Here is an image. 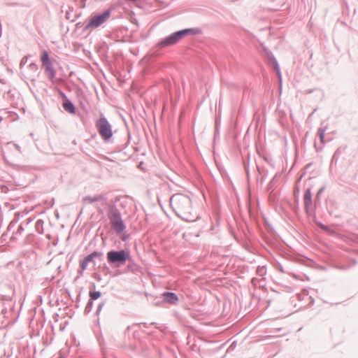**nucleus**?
I'll return each instance as SVG.
<instances>
[{"label": "nucleus", "instance_id": "1", "mask_svg": "<svg viewBox=\"0 0 358 358\" xmlns=\"http://www.w3.org/2000/svg\"><path fill=\"white\" fill-rule=\"evenodd\" d=\"M170 205L176 215L182 220L190 222L196 217L192 214L191 199L183 194H174L170 199Z\"/></svg>", "mask_w": 358, "mask_h": 358}, {"label": "nucleus", "instance_id": "2", "mask_svg": "<svg viewBox=\"0 0 358 358\" xmlns=\"http://www.w3.org/2000/svg\"><path fill=\"white\" fill-rule=\"evenodd\" d=\"M106 258L112 267L117 268L125 264L127 260H131V252L129 249L111 250L107 252Z\"/></svg>", "mask_w": 358, "mask_h": 358}, {"label": "nucleus", "instance_id": "3", "mask_svg": "<svg viewBox=\"0 0 358 358\" xmlns=\"http://www.w3.org/2000/svg\"><path fill=\"white\" fill-rule=\"evenodd\" d=\"M111 11L109 9L103 13H93L90 17L87 23L85 25L83 30L87 31L90 29H96L101 26L110 17Z\"/></svg>", "mask_w": 358, "mask_h": 358}, {"label": "nucleus", "instance_id": "4", "mask_svg": "<svg viewBox=\"0 0 358 358\" xmlns=\"http://www.w3.org/2000/svg\"><path fill=\"white\" fill-rule=\"evenodd\" d=\"M97 131L105 141H109L113 136L112 127L106 117H100L96 122Z\"/></svg>", "mask_w": 358, "mask_h": 358}, {"label": "nucleus", "instance_id": "5", "mask_svg": "<svg viewBox=\"0 0 358 358\" xmlns=\"http://www.w3.org/2000/svg\"><path fill=\"white\" fill-rule=\"evenodd\" d=\"M41 61L49 80L50 81H53L56 76L57 72L53 66L52 62L50 59L48 52L46 50H43L42 51L41 55Z\"/></svg>", "mask_w": 358, "mask_h": 358}, {"label": "nucleus", "instance_id": "6", "mask_svg": "<svg viewBox=\"0 0 358 358\" xmlns=\"http://www.w3.org/2000/svg\"><path fill=\"white\" fill-rule=\"evenodd\" d=\"M303 200L304 204V210L307 215L314 216L315 214V208L313 206V199L310 187L306 189Z\"/></svg>", "mask_w": 358, "mask_h": 358}, {"label": "nucleus", "instance_id": "7", "mask_svg": "<svg viewBox=\"0 0 358 358\" xmlns=\"http://www.w3.org/2000/svg\"><path fill=\"white\" fill-rule=\"evenodd\" d=\"M180 41L178 31H175L170 35L160 39L157 43L159 48H164L177 44Z\"/></svg>", "mask_w": 358, "mask_h": 358}, {"label": "nucleus", "instance_id": "8", "mask_svg": "<svg viewBox=\"0 0 358 358\" xmlns=\"http://www.w3.org/2000/svg\"><path fill=\"white\" fill-rule=\"evenodd\" d=\"M266 59L267 63L270 66H271L273 68V69L275 70L279 80H281L282 76H281V72H280V69L279 67V64H278V61L275 59V56L271 51H268V50L266 51Z\"/></svg>", "mask_w": 358, "mask_h": 358}, {"label": "nucleus", "instance_id": "9", "mask_svg": "<svg viewBox=\"0 0 358 358\" xmlns=\"http://www.w3.org/2000/svg\"><path fill=\"white\" fill-rule=\"evenodd\" d=\"M108 212L107 215L110 220V223L113 222L115 220H119L122 217L121 213L120 210L117 208L115 203H110L108 205Z\"/></svg>", "mask_w": 358, "mask_h": 358}, {"label": "nucleus", "instance_id": "10", "mask_svg": "<svg viewBox=\"0 0 358 358\" xmlns=\"http://www.w3.org/2000/svg\"><path fill=\"white\" fill-rule=\"evenodd\" d=\"M180 40L187 36H196L202 34V29L197 27L194 28H186L179 31H177Z\"/></svg>", "mask_w": 358, "mask_h": 358}, {"label": "nucleus", "instance_id": "11", "mask_svg": "<svg viewBox=\"0 0 358 358\" xmlns=\"http://www.w3.org/2000/svg\"><path fill=\"white\" fill-rule=\"evenodd\" d=\"M163 301L171 305H176L179 301V298L175 292H164L162 294Z\"/></svg>", "mask_w": 358, "mask_h": 358}, {"label": "nucleus", "instance_id": "12", "mask_svg": "<svg viewBox=\"0 0 358 358\" xmlns=\"http://www.w3.org/2000/svg\"><path fill=\"white\" fill-rule=\"evenodd\" d=\"M110 225L117 234H122L127 227L122 217L111 222Z\"/></svg>", "mask_w": 358, "mask_h": 358}, {"label": "nucleus", "instance_id": "13", "mask_svg": "<svg viewBox=\"0 0 358 358\" xmlns=\"http://www.w3.org/2000/svg\"><path fill=\"white\" fill-rule=\"evenodd\" d=\"M62 106L66 112L71 114H76V108L69 99H66L65 101H63Z\"/></svg>", "mask_w": 358, "mask_h": 358}, {"label": "nucleus", "instance_id": "14", "mask_svg": "<svg viewBox=\"0 0 358 358\" xmlns=\"http://www.w3.org/2000/svg\"><path fill=\"white\" fill-rule=\"evenodd\" d=\"M95 288H96L95 284L92 283V287L90 288V292H89L90 299H91L92 301L97 300L98 299H99L101 296V292L100 291H96Z\"/></svg>", "mask_w": 358, "mask_h": 358}, {"label": "nucleus", "instance_id": "15", "mask_svg": "<svg viewBox=\"0 0 358 358\" xmlns=\"http://www.w3.org/2000/svg\"><path fill=\"white\" fill-rule=\"evenodd\" d=\"M104 199L105 196L103 194H98L94 196H86L83 198L84 201H88L90 203L101 201Z\"/></svg>", "mask_w": 358, "mask_h": 358}, {"label": "nucleus", "instance_id": "16", "mask_svg": "<svg viewBox=\"0 0 358 358\" xmlns=\"http://www.w3.org/2000/svg\"><path fill=\"white\" fill-rule=\"evenodd\" d=\"M43 221L41 219L38 220L35 223L36 231L40 234L43 233Z\"/></svg>", "mask_w": 358, "mask_h": 358}, {"label": "nucleus", "instance_id": "17", "mask_svg": "<svg viewBox=\"0 0 358 358\" xmlns=\"http://www.w3.org/2000/svg\"><path fill=\"white\" fill-rule=\"evenodd\" d=\"M32 221V219L29 218L27 219L24 222H22L20 226L18 227V229L17 231L14 234L15 235L21 234V233L24 231V225H28Z\"/></svg>", "mask_w": 358, "mask_h": 358}, {"label": "nucleus", "instance_id": "18", "mask_svg": "<svg viewBox=\"0 0 358 358\" xmlns=\"http://www.w3.org/2000/svg\"><path fill=\"white\" fill-rule=\"evenodd\" d=\"M138 326V324H134L131 326H128L124 331V334L126 336L128 335V336H129V333L131 331H132L133 333L135 334L136 332L138 331V329H137Z\"/></svg>", "mask_w": 358, "mask_h": 358}, {"label": "nucleus", "instance_id": "19", "mask_svg": "<svg viewBox=\"0 0 358 358\" xmlns=\"http://www.w3.org/2000/svg\"><path fill=\"white\" fill-rule=\"evenodd\" d=\"M128 261L129 262V263L127 265L128 269L132 272H135V271H138V266L136 263L134 262L131 257V260H128Z\"/></svg>", "mask_w": 358, "mask_h": 358}, {"label": "nucleus", "instance_id": "20", "mask_svg": "<svg viewBox=\"0 0 358 358\" xmlns=\"http://www.w3.org/2000/svg\"><path fill=\"white\" fill-rule=\"evenodd\" d=\"M341 149L340 148H338L335 152L334 153L333 156H332V158H331V164H333L334 163V164H336L339 157H340V155H341Z\"/></svg>", "mask_w": 358, "mask_h": 358}, {"label": "nucleus", "instance_id": "21", "mask_svg": "<svg viewBox=\"0 0 358 358\" xmlns=\"http://www.w3.org/2000/svg\"><path fill=\"white\" fill-rule=\"evenodd\" d=\"M90 262L84 257L80 262V266L81 270L79 271L80 275H83V271L87 268V265Z\"/></svg>", "mask_w": 358, "mask_h": 358}, {"label": "nucleus", "instance_id": "22", "mask_svg": "<svg viewBox=\"0 0 358 358\" xmlns=\"http://www.w3.org/2000/svg\"><path fill=\"white\" fill-rule=\"evenodd\" d=\"M326 127H320L317 129V136L321 141V143L324 142V134H325Z\"/></svg>", "mask_w": 358, "mask_h": 358}, {"label": "nucleus", "instance_id": "23", "mask_svg": "<svg viewBox=\"0 0 358 358\" xmlns=\"http://www.w3.org/2000/svg\"><path fill=\"white\" fill-rule=\"evenodd\" d=\"M308 296V291L306 289H303L300 293L296 294L297 299L299 301H303L305 297Z\"/></svg>", "mask_w": 358, "mask_h": 358}, {"label": "nucleus", "instance_id": "24", "mask_svg": "<svg viewBox=\"0 0 358 358\" xmlns=\"http://www.w3.org/2000/svg\"><path fill=\"white\" fill-rule=\"evenodd\" d=\"M92 255L94 259H98L100 262H102L103 260V252L96 250L92 252Z\"/></svg>", "mask_w": 358, "mask_h": 358}, {"label": "nucleus", "instance_id": "25", "mask_svg": "<svg viewBox=\"0 0 358 358\" xmlns=\"http://www.w3.org/2000/svg\"><path fill=\"white\" fill-rule=\"evenodd\" d=\"M243 166H244V169H245V173H246L248 178H249V175H250V171H249V155H248V159H245L243 157Z\"/></svg>", "mask_w": 358, "mask_h": 358}, {"label": "nucleus", "instance_id": "26", "mask_svg": "<svg viewBox=\"0 0 358 358\" xmlns=\"http://www.w3.org/2000/svg\"><path fill=\"white\" fill-rule=\"evenodd\" d=\"M93 304H94V301L89 299V301H87V303L86 304L85 308V314H88L91 312L92 307H93Z\"/></svg>", "mask_w": 358, "mask_h": 358}, {"label": "nucleus", "instance_id": "27", "mask_svg": "<svg viewBox=\"0 0 358 358\" xmlns=\"http://www.w3.org/2000/svg\"><path fill=\"white\" fill-rule=\"evenodd\" d=\"M324 189H325V186H322V187H320L319 189V190L317 191V192L316 194L315 198V203H317V201H320V195L323 193Z\"/></svg>", "mask_w": 358, "mask_h": 358}, {"label": "nucleus", "instance_id": "28", "mask_svg": "<svg viewBox=\"0 0 358 358\" xmlns=\"http://www.w3.org/2000/svg\"><path fill=\"white\" fill-rule=\"evenodd\" d=\"M18 222V217H14L13 220L9 223L7 230L10 231L17 223Z\"/></svg>", "mask_w": 358, "mask_h": 358}, {"label": "nucleus", "instance_id": "29", "mask_svg": "<svg viewBox=\"0 0 358 358\" xmlns=\"http://www.w3.org/2000/svg\"><path fill=\"white\" fill-rule=\"evenodd\" d=\"M1 299L3 301H11L13 299L12 295L10 294H3L1 296Z\"/></svg>", "mask_w": 358, "mask_h": 358}, {"label": "nucleus", "instance_id": "30", "mask_svg": "<svg viewBox=\"0 0 358 358\" xmlns=\"http://www.w3.org/2000/svg\"><path fill=\"white\" fill-rule=\"evenodd\" d=\"M29 69L31 71H36L38 70V65L35 62H31L29 64Z\"/></svg>", "mask_w": 358, "mask_h": 358}, {"label": "nucleus", "instance_id": "31", "mask_svg": "<svg viewBox=\"0 0 358 358\" xmlns=\"http://www.w3.org/2000/svg\"><path fill=\"white\" fill-rule=\"evenodd\" d=\"M58 93L60 97L62 99L63 101H65L66 99H69V98L63 91L59 90Z\"/></svg>", "mask_w": 358, "mask_h": 358}, {"label": "nucleus", "instance_id": "32", "mask_svg": "<svg viewBox=\"0 0 358 358\" xmlns=\"http://www.w3.org/2000/svg\"><path fill=\"white\" fill-rule=\"evenodd\" d=\"M104 305H105V301H102V302H101V303L99 304V306H98V307H97V309H96V315H99V313H100V312H101V310H102V308H103V307L104 306Z\"/></svg>", "mask_w": 358, "mask_h": 358}, {"label": "nucleus", "instance_id": "33", "mask_svg": "<svg viewBox=\"0 0 358 358\" xmlns=\"http://www.w3.org/2000/svg\"><path fill=\"white\" fill-rule=\"evenodd\" d=\"M85 259L90 263V262H93L94 264H95V262H94V257L92 256V253L87 255V256L85 257Z\"/></svg>", "mask_w": 358, "mask_h": 358}, {"label": "nucleus", "instance_id": "34", "mask_svg": "<svg viewBox=\"0 0 358 358\" xmlns=\"http://www.w3.org/2000/svg\"><path fill=\"white\" fill-rule=\"evenodd\" d=\"M27 62V57L25 56L20 61V67H22V66L25 65Z\"/></svg>", "mask_w": 358, "mask_h": 358}, {"label": "nucleus", "instance_id": "35", "mask_svg": "<svg viewBox=\"0 0 358 358\" xmlns=\"http://www.w3.org/2000/svg\"><path fill=\"white\" fill-rule=\"evenodd\" d=\"M8 144H12L19 152H21V148L18 144L12 143H9Z\"/></svg>", "mask_w": 358, "mask_h": 358}, {"label": "nucleus", "instance_id": "36", "mask_svg": "<svg viewBox=\"0 0 358 358\" xmlns=\"http://www.w3.org/2000/svg\"><path fill=\"white\" fill-rule=\"evenodd\" d=\"M18 3L17 2H12V3H8V6H17Z\"/></svg>", "mask_w": 358, "mask_h": 358}, {"label": "nucleus", "instance_id": "37", "mask_svg": "<svg viewBox=\"0 0 358 358\" xmlns=\"http://www.w3.org/2000/svg\"><path fill=\"white\" fill-rule=\"evenodd\" d=\"M309 299H310V302L309 303L308 306H312L314 303V299L312 296H309Z\"/></svg>", "mask_w": 358, "mask_h": 358}, {"label": "nucleus", "instance_id": "38", "mask_svg": "<svg viewBox=\"0 0 358 358\" xmlns=\"http://www.w3.org/2000/svg\"><path fill=\"white\" fill-rule=\"evenodd\" d=\"M318 226H320L322 229H326L327 228V226L321 222L318 223L317 224Z\"/></svg>", "mask_w": 358, "mask_h": 358}, {"label": "nucleus", "instance_id": "39", "mask_svg": "<svg viewBox=\"0 0 358 358\" xmlns=\"http://www.w3.org/2000/svg\"><path fill=\"white\" fill-rule=\"evenodd\" d=\"M80 300V292H79L78 295L76 297V302L78 303Z\"/></svg>", "mask_w": 358, "mask_h": 358}, {"label": "nucleus", "instance_id": "40", "mask_svg": "<svg viewBox=\"0 0 358 358\" xmlns=\"http://www.w3.org/2000/svg\"><path fill=\"white\" fill-rule=\"evenodd\" d=\"M20 212H17L15 213V217H18V219L20 218Z\"/></svg>", "mask_w": 358, "mask_h": 358}, {"label": "nucleus", "instance_id": "41", "mask_svg": "<svg viewBox=\"0 0 358 358\" xmlns=\"http://www.w3.org/2000/svg\"><path fill=\"white\" fill-rule=\"evenodd\" d=\"M97 275V277H96V279H97L98 280H101V275H99V274H96Z\"/></svg>", "mask_w": 358, "mask_h": 358}, {"label": "nucleus", "instance_id": "42", "mask_svg": "<svg viewBox=\"0 0 358 358\" xmlns=\"http://www.w3.org/2000/svg\"><path fill=\"white\" fill-rule=\"evenodd\" d=\"M97 210L99 213H103V210L101 208H99Z\"/></svg>", "mask_w": 358, "mask_h": 358}, {"label": "nucleus", "instance_id": "43", "mask_svg": "<svg viewBox=\"0 0 358 358\" xmlns=\"http://www.w3.org/2000/svg\"><path fill=\"white\" fill-rule=\"evenodd\" d=\"M310 166H311V163H309V164H308L306 165V169H308V168H310Z\"/></svg>", "mask_w": 358, "mask_h": 358}, {"label": "nucleus", "instance_id": "44", "mask_svg": "<svg viewBox=\"0 0 358 358\" xmlns=\"http://www.w3.org/2000/svg\"><path fill=\"white\" fill-rule=\"evenodd\" d=\"M8 287L10 288V289L12 292H13V290L12 289V287H11V286H10V285H9V286H8Z\"/></svg>", "mask_w": 358, "mask_h": 358}, {"label": "nucleus", "instance_id": "45", "mask_svg": "<svg viewBox=\"0 0 358 358\" xmlns=\"http://www.w3.org/2000/svg\"><path fill=\"white\" fill-rule=\"evenodd\" d=\"M280 270L282 272H283V271H282V266H280Z\"/></svg>", "mask_w": 358, "mask_h": 358}, {"label": "nucleus", "instance_id": "46", "mask_svg": "<svg viewBox=\"0 0 358 358\" xmlns=\"http://www.w3.org/2000/svg\"><path fill=\"white\" fill-rule=\"evenodd\" d=\"M143 325L147 327V323H144Z\"/></svg>", "mask_w": 358, "mask_h": 358}, {"label": "nucleus", "instance_id": "47", "mask_svg": "<svg viewBox=\"0 0 358 358\" xmlns=\"http://www.w3.org/2000/svg\"><path fill=\"white\" fill-rule=\"evenodd\" d=\"M176 358H177V357H176Z\"/></svg>", "mask_w": 358, "mask_h": 358}]
</instances>
